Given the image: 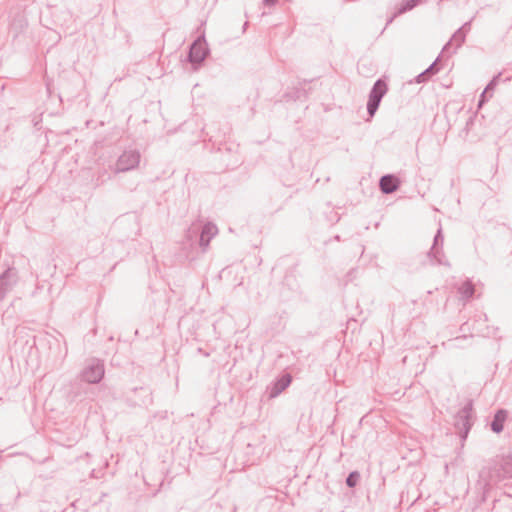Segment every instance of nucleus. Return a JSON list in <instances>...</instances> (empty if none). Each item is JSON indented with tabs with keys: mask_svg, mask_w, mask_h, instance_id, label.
<instances>
[{
	"mask_svg": "<svg viewBox=\"0 0 512 512\" xmlns=\"http://www.w3.org/2000/svg\"><path fill=\"white\" fill-rule=\"evenodd\" d=\"M465 32L463 29H458L451 37L450 41L445 44V46L442 49V54H445L449 51L450 47L454 45V49L452 53H455L458 48L462 46V44L465 42Z\"/></svg>",
	"mask_w": 512,
	"mask_h": 512,
	"instance_id": "11",
	"label": "nucleus"
},
{
	"mask_svg": "<svg viewBox=\"0 0 512 512\" xmlns=\"http://www.w3.org/2000/svg\"><path fill=\"white\" fill-rule=\"evenodd\" d=\"M421 0H403L400 7L397 9V11L394 13V15L388 20V23H391L394 19V17L401 15L407 11L412 10L415 8Z\"/></svg>",
	"mask_w": 512,
	"mask_h": 512,
	"instance_id": "15",
	"label": "nucleus"
},
{
	"mask_svg": "<svg viewBox=\"0 0 512 512\" xmlns=\"http://www.w3.org/2000/svg\"><path fill=\"white\" fill-rule=\"evenodd\" d=\"M386 92H387V84H386V82L384 80H382V79H378L374 83L372 89L370 90L369 95H373L374 94V95L378 96L379 99L382 100V98L386 94Z\"/></svg>",
	"mask_w": 512,
	"mask_h": 512,
	"instance_id": "16",
	"label": "nucleus"
},
{
	"mask_svg": "<svg viewBox=\"0 0 512 512\" xmlns=\"http://www.w3.org/2000/svg\"><path fill=\"white\" fill-rule=\"evenodd\" d=\"M459 29H463V31L465 32V34L470 30V22H466L462 25V27H460Z\"/></svg>",
	"mask_w": 512,
	"mask_h": 512,
	"instance_id": "24",
	"label": "nucleus"
},
{
	"mask_svg": "<svg viewBox=\"0 0 512 512\" xmlns=\"http://www.w3.org/2000/svg\"><path fill=\"white\" fill-rule=\"evenodd\" d=\"M209 54L204 37H198L189 48L188 61L194 66L200 65Z\"/></svg>",
	"mask_w": 512,
	"mask_h": 512,
	"instance_id": "6",
	"label": "nucleus"
},
{
	"mask_svg": "<svg viewBox=\"0 0 512 512\" xmlns=\"http://www.w3.org/2000/svg\"><path fill=\"white\" fill-rule=\"evenodd\" d=\"M197 233V230L196 229H193L192 227L188 229L187 231V235L188 237H191L192 234H196Z\"/></svg>",
	"mask_w": 512,
	"mask_h": 512,
	"instance_id": "27",
	"label": "nucleus"
},
{
	"mask_svg": "<svg viewBox=\"0 0 512 512\" xmlns=\"http://www.w3.org/2000/svg\"><path fill=\"white\" fill-rule=\"evenodd\" d=\"M360 479V473L358 471H352L346 478V485L349 488H354Z\"/></svg>",
	"mask_w": 512,
	"mask_h": 512,
	"instance_id": "18",
	"label": "nucleus"
},
{
	"mask_svg": "<svg viewBox=\"0 0 512 512\" xmlns=\"http://www.w3.org/2000/svg\"><path fill=\"white\" fill-rule=\"evenodd\" d=\"M458 292L461 295V299L468 301L471 299L475 292L474 284L471 280L464 281L458 288Z\"/></svg>",
	"mask_w": 512,
	"mask_h": 512,
	"instance_id": "14",
	"label": "nucleus"
},
{
	"mask_svg": "<svg viewBox=\"0 0 512 512\" xmlns=\"http://www.w3.org/2000/svg\"><path fill=\"white\" fill-rule=\"evenodd\" d=\"M61 15H62L64 20H66L68 18L71 19V13L69 11H62Z\"/></svg>",
	"mask_w": 512,
	"mask_h": 512,
	"instance_id": "26",
	"label": "nucleus"
},
{
	"mask_svg": "<svg viewBox=\"0 0 512 512\" xmlns=\"http://www.w3.org/2000/svg\"><path fill=\"white\" fill-rule=\"evenodd\" d=\"M278 0H263L264 5L273 6L277 3Z\"/></svg>",
	"mask_w": 512,
	"mask_h": 512,
	"instance_id": "25",
	"label": "nucleus"
},
{
	"mask_svg": "<svg viewBox=\"0 0 512 512\" xmlns=\"http://www.w3.org/2000/svg\"><path fill=\"white\" fill-rule=\"evenodd\" d=\"M217 233H218V228L215 224H213L211 222H207L204 224V226L202 227L201 233H200V238H199V246L201 247L202 252L207 251L211 239L214 236H216Z\"/></svg>",
	"mask_w": 512,
	"mask_h": 512,
	"instance_id": "9",
	"label": "nucleus"
},
{
	"mask_svg": "<svg viewBox=\"0 0 512 512\" xmlns=\"http://www.w3.org/2000/svg\"><path fill=\"white\" fill-rule=\"evenodd\" d=\"M140 162V153L136 150L124 151L117 159L113 171L115 174L135 169Z\"/></svg>",
	"mask_w": 512,
	"mask_h": 512,
	"instance_id": "4",
	"label": "nucleus"
},
{
	"mask_svg": "<svg viewBox=\"0 0 512 512\" xmlns=\"http://www.w3.org/2000/svg\"><path fill=\"white\" fill-rule=\"evenodd\" d=\"M381 99L378 98L376 95H369L368 101H367V113L370 117H373L376 113V111L379 108Z\"/></svg>",
	"mask_w": 512,
	"mask_h": 512,
	"instance_id": "17",
	"label": "nucleus"
},
{
	"mask_svg": "<svg viewBox=\"0 0 512 512\" xmlns=\"http://www.w3.org/2000/svg\"><path fill=\"white\" fill-rule=\"evenodd\" d=\"M466 338H467L466 336L456 337V338H455V341L465 340Z\"/></svg>",
	"mask_w": 512,
	"mask_h": 512,
	"instance_id": "28",
	"label": "nucleus"
},
{
	"mask_svg": "<svg viewBox=\"0 0 512 512\" xmlns=\"http://www.w3.org/2000/svg\"><path fill=\"white\" fill-rule=\"evenodd\" d=\"M18 280V271L14 267H8L0 275V301H3L7 294L12 291L18 283Z\"/></svg>",
	"mask_w": 512,
	"mask_h": 512,
	"instance_id": "7",
	"label": "nucleus"
},
{
	"mask_svg": "<svg viewBox=\"0 0 512 512\" xmlns=\"http://www.w3.org/2000/svg\"><path fill=\"white\" fill-rule=\"evenodd\" d=\"M28 21L25 10L20 7H14L10 11L9 35L15 41L27 29Z\"/></svg>",
	"mask_w": 512,
	"mask_h": 512,
	"instance_id": "3",
	"label": "nucleus"
},
{
	"mask_svg": "<svg viewBox=\"0 0 512 512\" xmlns=\"http://www.w3.org/2000/svg\"><path fill=\"white\" fill-rule=\"evenodd\" d=\"M443 242L442 229L439 228L434 236L433 245L428 252V257L434 259L437 264L449 266V262L444 260Z\"/></svg>",
	"mask_w": 512,
	"mask_h": 512,
	"instance_id": "8",
	"label": "nucleus"
},
{
	"mask_svg": "<svg viewBox=\"0 0 512 512\" xmlns=\"http://www.w3.org/2000/svg\"><path fill=\"white\" fill-rule=\"evenodd\" d=\"M501 74H498L497 76H494L493 79L488 83V85L486 86L484 92L482 93L481 95V99L479 101V104L482 103V100L484 98V95L489 91V90H493L495 88V86L497 85L498 83V80L500 78Z\"/></svg>",
	"mask_w": 512,
	"mask_h": 512,
	"instance_id": "20",
	"label": "nucleus"
},
{
	"mask_svg": "<svg viewBox=\"0 0 512 512\" xmlns=\"http://www.w3.org/2000/svg\"><path fill=\"white\" fill-rule=\"evenodd\" d=\"M440 61V56L426 69L424 70V74H427V76L432 77L437 72H439L440 67L438 65Z\"/></svg>",
	"mask_w": 512,
	"mask_h": 512,
	"instance_id": "19",
	"label": "nucleus"
},
{
	"mask_svg": "<svg viewBox=\"0 0 512 512\" xmlns=\"http://www.w3.org/2000/svg\"><path fill=\"white\" fill-rule=\"evenodd\" d=\"M232 512H236V507L233 508Z\"/></svg>",
	"mask_w": 512,
	"mask_h": 512,
	"instance_id": "30",
	"label": "nucleus"
},
{
	"mask_svg": "<svg viewBox=\"0 0 512 512\" xmlns=\"http://www.w3.org/2000/svg\"><path fill=\"white\" fill-rule=\"evenodd\" d=\"M497 328L489 329L487 328V332L485 333V336L487 337H493L496 336Z\"/></svg>",
	"mask_w": 512,
	"mask_h": 512,
	"instance_id": "23",
	"label": "nucleus"
},
{
	"mask_svg": "<svg viewBox=\"0 0 512 512\" xmlns=\"http://www.w3.org/2000/svg\"><path fill=\"white\" fill-rule=\"evenodd\" d=\"M400 187V180L394 174H386L379 180V188L383 194H392Z\"/></svg>",
	"mask_w": 512,
	"mask_h": 512,
	"instance_id": "10",
	"label": "nucleus"
},
{
	"mask_svg": "<svg viewBox=\"0 0 512 512\" xmlns=\"http://www.w3.org/2000/svg\"><path fill=\"white\" fill-rule=\"evenodd\" d=\"M470 122H472V118H469L467 125H469Z\"/></svg>",
	"mask_w": 512,
	"mask_h": 512,
	"instance_id": "29",
	"label": "nucleus"
},
{
	"mask_svg": "<svg viewBox=\"0 0 512 512\" xmlns=\"http://www.w3.org/2000/svg\"><path fill=\"white\" fill-rule=\"evenodd\" d=\"M472 412H473V402L469 400L465 406L458 411L455 416L454 426L461 438V440H466L470 429L473 425L472 422Z\"/></svg>",
	"mask_w": 512,
	"mask_h": 512,
	"instance_id": "2",
	"label": "nucleus"
},
{
	"mask_svg": "<svg viewBox=\"0 0 512 512\" xmlns=\"http://www.w3.org/2000/svg\"><path fill=\"white\" fill-rule=\"evenodd\" d=\"M104 364L100 360L93 359L82 370L81 379L89 384H97L104 377Z\"/></svg>",
	"mask_w": 512,
	"mask_h": 512,
	"instance_id": "5",
	"label": "nucleus"
},
{
	"mask_svg": "<svg viewBox=\"0 0 512 512\" xmlns=\"http://www.w3.org/2000/svg\"><path fill=\"white\" fill-rule=\"evenodd\" d=\"M109 178H110V176L105 169H103L102 171H98V175L96 178V184L97 185L103 184Z\"/></svg>",
	"mask_w": 512,
	"mask_h": 512,
	"instance_id": "21",
	"label": "nucleus"
},
{
	"mask_svg": "<svg viewBox=\"0 0 512 512\" xmlns=\"http://www.w3.org/2000/svg\"><path fill=\"white\" fill-rule=\"evenodd\" d=\"M292 377L290 374L286 373L278 378L273 384L270 397H277L280 393H282L289 385L291 384Z\"/></svg>",
	"mask_w": 512,
	"mask_h": 512,
	"instance_id": "12",
	"label": "nucleus"
},
{
	"mask_svg": "<svg viewBox=\"0 0 512 512\" xmlns=\"http://www.w3.org/2000/svg\"><path fill=\"white\" fill-rule=\"evenodd\" d=\"M430 77L427 76V74H424V71L422 73H420L417 77H416V82L417 83H423V82H426Z\"/></svg>",
	"mask_w": 512,
	"mask_h": 512,
	"instance_id": "22",
	"label": "nucleus"
},
{
	"mask_svg": "<svg viewBox=\"0 0 512 512\" xmlns=\"http://www.w3.org/2000/svg\"><path fill=\"white\" fill-rule=\"evenodd\" d=\"M507 418V412L504 409H499L490 424L491 430L495 433H500L504 429V422Z\"/></svg>",
	"mask_w": 512,
	"mask_h": 512,
	"instance_id": "13",
	"label": "nucleus"
},
{
	"mask_svg": "<svg viewBox=\"0 0 512 512\" xmlns=\"http://www.w3.org/2000/svg\"><path fill=\"white\" fill-rule=\"evenodd\" d=\"M512 479V455L496 456L485 462L479 470L475 489L479 503H484L491 491L504 481Z\"/></svg>",
	"mask_w": 512,
	"mask_h": 512,
	"instance_id": "1",
	"label": "nucleus"
}]
</instances>
